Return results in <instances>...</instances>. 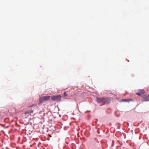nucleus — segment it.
Instances as JSON below:
<instances>
[{"label":"nucleus","mask_w":149,"mask_h":149,"mask_svg":"<svg viewBox=\"0 0 149 149\" xmlns=\"http://www.w3.org/2000/svg\"><path fill=\"white\" fill-rule=\"evenodd\" d=\"M96 101L99 104H105L110 103L111 100L110 98L109 97H97Z\"/></svg>","instance_id":"obj_1"},{"label":"nucleus","mask_w":149,"mask_h":149,"mask_svg":"<svg viewBox=\"0 0 149 149\" xmlns=\"http://www.w3.org/2000/svg\"><path fill=\"white\" fill-rule=\"evenodd\" d=\"M61 98V97L60 95L54 96L51 97V99L53 101H59Z\"/></svg>","instance_id":"obj_2"},{"label":"nucleus","mask_w":149,"mask_h":149,"mask_svg":"<svg viewBox=\"0 0 149 149\" xmlns=\"http://www.w3.org/2000/svg\"><path fill=\"white\" fill-rule=\"evenodd\" d=\"M142 101L143 102L149 101V95L143 97Z\"/></svg>","instance_id":"obj_3"},{"label":"nucleus","mask_w":149,"mask_h":149,"mask_svg":"<svg viewBox=\"0 0 149 149\" xmlns=\"http://www.w3.org/2000/svg\"><path fill=\"white\" fill-rule=\"evenodd\" d=\"M42 97L44 101L48 100L51 97V96H43Z\"/></svg>","instance_id":"obj_4"},{"label":"nucleus","mask_w":149,"mask_h":149,"mask_svg":"<svg viewBox=\"0 0 149 149\" xmlns=\"http://www.w3.org/2000/svg\"><path fill=\"white\" fill-rule=\"evenodd\" d=\"M43 101H44V100L43 97H40L39 99V104L41 103Z\"/></svg>","instance_id":"obj_5"},{"label":"nucleus","mask_w":149,"mask_h":149,"mask_svg":"<svg viewBox=\"0 0 149 149\" xmlns=\"http://www.w3.org/2000/svg\"><path fill=\"white\" fill-rule=\"evenodd\" d=\"M33 111L32 110H28L25 112V114H29L30 113H33Z\"/></svg>","instance_id":"obj_6"},{"label":"nucleus","mask_w":149,"mask_h":149,"mask_svg":"<svg viewBox=\"0 0 149 149\" xmlns=\"http://www.w3.org/2000/svg\"><path fill=\"white\" fill-rule=\"evenodd\" d=\"M122 102H129L132 101V99H123L122 100Z\"/></svg>","instance_id":"obj_7"},{"label":"nucleus","mask_w":149,"mask_h":149,"mask_svg":"<svg viewBox=\"0 0 149 149\" xmlns=\"http://www.w3.org/2000/svg\"><path fill=\"white\" fill-rule=\"evenodd\" d=\"M139 91L142 95L144 94L145 93L144 91L143 90H140Z\"/></svg>","instance_id":"obj_8"},{"label":"nucleus","mask_w":149,"mask_h":149,"mask_svg":"<svg viewBox=\"0 0 149 149\" xmlns=\"http://www.w3.org/2000/svg\"><path fill=\"white\" fill-rule=\"evenodd\" d=\"M136 94L137 95H138L139 96H141L142 95L141 94V93L139 92H138V93H136Z\"/></svg>","instance_id":"obj_9"},{"label":"nucleus","mask_w":149,"mask_h":149,"mask_svg":"<svg viewBox=\"0 0 149 149\" xmlns=\"http://www.w3.org/2000/svg\"><path fill=\"white\" fill-rule=\"evenodd\" d=\"M63 95L64 97H66L67 96V94L66 93V92H64L63 93Z\"/></svg>","instance_id":"obj_10"}]
</instances>
